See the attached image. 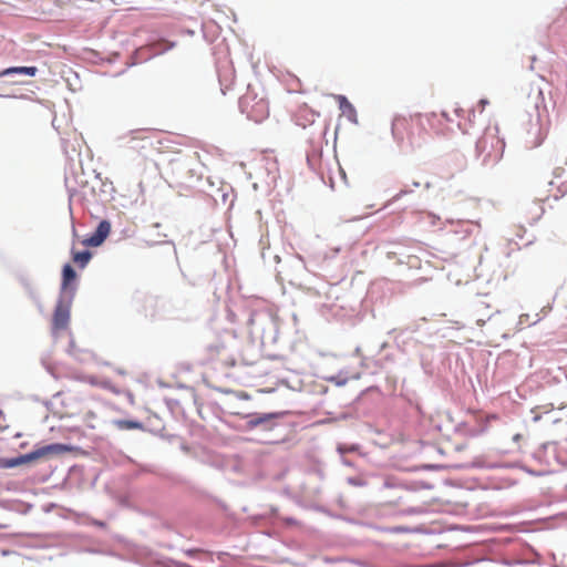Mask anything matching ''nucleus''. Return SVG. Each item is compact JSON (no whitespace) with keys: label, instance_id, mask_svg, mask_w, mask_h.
Returning a JSON list of instances; mask_svg holds the SVG:
<instances>
[{"label":"nucleus","instance_id":"obj_15","mask_svg":"<svg viewBox=\"0 0 567 567\" xmlns=\"http://www.w3.org/2000/svg\"><path fill=\"white\" fill-rule=\"evenodd\" d=\"M519 439H520V434H516V435L514 436V440H519Z\"/></svg>","mask_w":567,"mask_h":567},{"label":"nucleus","instance_id":"obj_11","mask_svg":"<svg viewBox=\"0 0 567 567\" xmlns=\"http://www.w3.org/2000/svg\"><path fill=\"white\" fill-rule=\"evenodd\" d=\"M116 425L118 429H122V430H133V429L141 427V423H138L136 421H128V420L116 421Z\"/></svg>","mask_w":567,"mask_h":567},{"label":"nucleus","instance_id":"obj_7","mask_svg":"<svg viewBox=\"0 0 567 567\" xmlns=\"http://www.w3.org/2000/svg\"><path fill=\"white\" fill-rule=\"evenodd\" d=\"M111 231V225L106 220H102L96 227L94 234L83 240L85 246L97 247L100 246Z\"/></svg>","mask_w":567,"mask_h":567},{"label":"nucleus","instance_id":"obj_4","mask_svg":"<svg viewBox=\"0 0 567 567\" xmlns=\"http://www.w3.org/2000/svg\"><path fill=\"white\" fill-rule=\"evenodd\" d=\"M72 450H73L72 446L62 444V443H53V444L44 445V446H41V447H38V449L31 451L28 454L22 455L19 458L12 460L9 463V466H14V465H18L21 463L37 461L40 458H50L54 455H61L64 453H69Z\"/></svg>","mask_w":567,"mask_h":567},{"label":"nucleus","instance_id":"obj_1","mask_svg":"<svg viewBox=\"0 0 567 567\" xmlns=\"http://www.w3.org/2000/svg\"><path fill=\"white\" fill-rule=\"evenodd\" d=\"M392 134L400 145L413 150L421 148L430 142L431 135L425 130L421 114L396 116L392 123Z\"/></svg>","mask_w":567,"mask_h":567},{"label":"nucleus","instance_id":"obj_14","mask_svg":"<svg viewBox=\"0 0 567 567\" xmlns=\"http://www.w3.org/2000/svg\"><path fill=\"white\" fill-rule=\"evenodd\" d=\"M426 217L432 220V224H435L436 218L434 216H432L431 214H427Z\"/></svg>","mask_w":567,"mask_h":567},{"label":"nucleus","instance_id":"obj_8","mask_svg":"<svg viewBox=\"0 0 567 567\" xmlns=\"http://www.w3.org/2000/svg\"><path fill=\"white\" fill-rule=\"evenodd\" d=\"M37 72H38V69L35 66H13V68H8V69L3 70L0 73V76L10 75L13 73L34 76L37 74Z\"/></svg>","mask_w":567,"mask_h":567},{"label":"nucleus","instance_id":"obj_6","mask_svg":"<svg viewBox=\"0 0 567 567\" xmlns=\"http://www.w3.org/2000/svg\"><path fill=\"white\" fill-rule=\"evenodd\" d=\"M70 321V309L63 302H59L52 318V330L54 333L65 330Z\"/></svg>","mask_w":567,"mask_h":567},{"label":"nucleus","instance_id":"obj_9","mask_svg":"<svg viewBox=\"0 0 567 567\" xmlns=\"http://www.w3.org/2000/svg\"><path fill=\"white\" fill-rule=\"evenodd\" d=\"M76 279V272L71 265L66 264L62 270V289H68Z\"/></svg>","mask_w":567,"mask_h":567},{"label":"nucleus","instance_id":"obj_2","mask_svg":"<svg viewBox=\"0 0 567 567\" xmlns=\"http://www.w3.org/2000/svg\"><path fill=\"white\" fill-rule=\"evenodd\" d=\"M505 151V141L499 136L498 127H487L476 143L477 155L486 166L497 164Z\"/></svg>","mask_w":567,"mask_h":567},{"label":"nucleus","instance_id":"obj_13","mask_svg":"<svg viewBox=\"0 0 567 567\" xmlns=\"http://www.w3.org/2000/svg\"><path fill=\"white\" fill-rule=\"evenodd\" d=\"M226 348H227V347H226V344H221V346L212 344V346L209 347V351H210L212 353H216V354H218L221 350H226Z\"/></svg>","mask_w":567,"mask_h":567},{"label":"nucleus","instance_id":"obj_5","mask_svg":"<svg viewBox=\"0 0 567 567\" xmlns=\"http://www.w3.org/2000/svg\"><path fill=\"white\" fill-rule=\"evenodd\" d=\"M156 137L157 133L154 130L133 131L131 134V148L138 152L154 148L155 142L159 144V141H157Z\"/></svg>","mask_w":567,"mask_h":567},{"label":"nucleus","instance_id":"obj_12","mask_svg":"<svg viewBox=\"0 0 567 567\" xmlns=\"http://www.w3.org/2000/svg\"><path fill=\"white\" fill-rule=\"evenodd\" d=\"M271 416H272L271 414H265V415H261L258 417H254L247 422V426L249 429H254V427L267 422L268 420H270Z\"/></svg>","mask_w":567,"mask_h":567},{"label":"nucleus","instance_id":"obj_10","mask_svg":"<svg viewBox=\"0 0 567 567\" xmlns=\"http://www.w3.org/2000/svg\"><path fill=\"white\" fill-rule=\"evenodd\" d=\"M91 257H92V254L89 250H83V251L72 250V260L74 264H76L81 268H84L89 264Z\"/></svg>","mask_w":567,"mask_h":567},{"label":"nucleus","instance_id":"obj_3","mask_svg":"<svg viewBox=\"0 0 567 567\" xmlns=\"http://www.w3.org/2000/svg\"><path fill=\"white\" fill-rule=\"evenodd\" d=\"M241 112L250 120L260 123L269 116V104L264 97H258L256 93L248 91L239 101Z\"/></svg>","mask_w":567,"mask_h":567}]
</instances>
